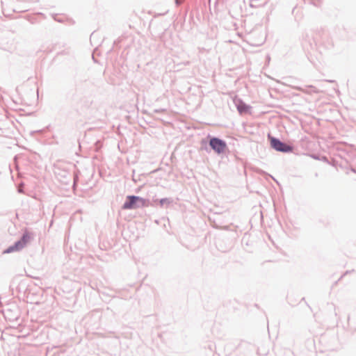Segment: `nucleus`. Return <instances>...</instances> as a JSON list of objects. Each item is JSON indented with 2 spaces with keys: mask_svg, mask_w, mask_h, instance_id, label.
Instances as JSON below:
<instances>
[{
  "mask_svg": "<svg viewBox=\"0 0 356 356\" xmlns=\"http://www.w3.org/2000/svg\"><path fill=\"white\" fill-rule=\"evenodd\" d=\"M56 20L57 21V22H59V23H61V22H64V20H63V19H56Z\"/></svg>",
  "mask_w": 356,
  "mask_h": 356,
  "instance_id": "0eeeda50",
  "label": "nucleus"
},
{
  "mask_svg": "<svg viewBox=\"0 0 356 356\" xmlns=\"http://www.w3.org/2000/svg\"><path fill=\"white\" fill-rule=\"evenodd\" d=\"M251 107L244 103H241L237 106V109L240 113H250Z\"/></svg>",
  "mask_w": 356,
  "mask_h": 356,
  "instance_id": "39448f33",
  "label": "nucleus"
},
{
  "mask_svg": "<svg viewBox=\"0 0 356 356\" xmlns=\"http://www.w3.org/2000/svg\"><path fill=\"white\" fill-rule=\"evenodd\" d=\"M209 145L218 154L225 153L227 149L226 143L218 138H212L209 141Z\"/></svg>",
  "mask_w": 356,
  "mask_h": 356,
  "instance_id": "7ed1b4c3",
  "label": "nucleus"
},
{
  "mask_svg": "<svg viewBox=\"0 0 356 356\" xmlns=\"http://www.w3.org/2000/svg\"><path fill=\"white\" fill-rule=\"evenodd\" d=\"M181 3V1H179V0H176V3L177 4H180Z\"/></svg>",
  "mask_w": 356,
  "mask_h": 356,
  "instance_id": "6e6552de",
  "label": "nucleus"
},
{
  "mask_svg": "<svg viewBox=\"0 0 356 356\" xmlns=\"http://www.w3.org/2000/svg\"><path fill=\"white\" fill-rule=\"evenodd\" d=\"M169 202H170V201L167 198L162 199V200H160L161 204H163L165 203H169Z\"/></svg>",
  "mask_w": 356,
  "mask_h": 356,
  "instance_id": "423d86ee",
  "label": "nucleus"
},
{
  "mask_svg": "<svg viewBox=\"0 0 356 356\" xmlns=\"http://www.w3.org/2000/svg\"><path fill=\"white\" fill-rule=\"evenodd\" d=\"M271 147L277 151L282 152H291L293 147L287 144L281 142L280 140L268 136Z\"/></svg>",
  "mask_w": 356,
  "mask_h": 356,
  "instance_id": "f03ea898",
  "label": "nucleus"
},
{
  "mask_svg": "<svg viewBox=\"0 0 356 356\" xmlns=\"http://www.w3.org/2000/svg\"><path fill=\"white\" fill-rule=\"evenodd\" d=\"M29 240V236L28 234H24L20 241L15 243L13 246L8 248L6 250L4 251V253H10L13 251L21 250L27 243Z\"/></svg>",
  "mask_w": 356,
  "mask_h": 356,
  "instance_id": "20e7f679",
  "label": "nucleus"
},
{
  "mask_svg": "<svg viewBox=\"0 0 356 356\" xmlns=\"http://www.w3.org/2000/svg\"><path fill=\"white\" fill-rule=\"evenodd\" d=\"M146 206V200L138 196L130 195L122 206L123 209H133Z\"/></svg>",
  "mask_w": 356,
  "mask_h": 356,
  "instance_id": "f257e3e1",
  "label": "nucleus"
}]
</instances>
